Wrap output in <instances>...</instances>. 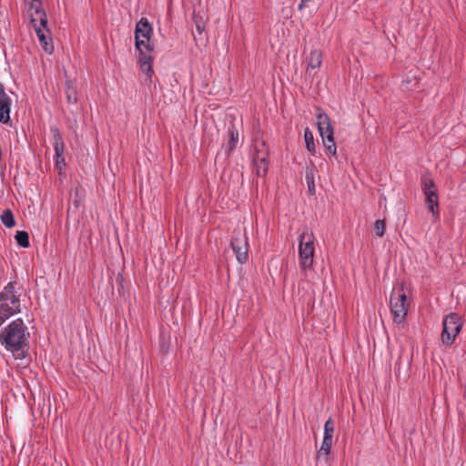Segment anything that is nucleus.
<instances>
[{"mask_svg":"<svg viewBox=\"0 0 466 466\" xmlns=\"http://www.w3.org/2000/svg\"><path fill=\"white\" fill-rule=\"evenodd\" d=\"M26 13L33 25L47 24V17L41 0L25 1Z\"/></svg>","mask_w":466,"mask_h":466,"instance_id":"9b49d317","label":"nucleus"},{"mask_svg":"<svg viewBox=\"0 0 466 466\" xmlns=\"http://www.w3.org/2000/svg\"><path fill=\"white\" fill-rule=\"evenodd\" d=\"M12 100L9 96L0 98V123L9 124Z\"/></svg>","mask_w":466,"mask_h":466,"instance_id":"2eb2a0df","label":"nucleus"},{"mask_svg":"<svg viewBox=\"0 0 466 466\" xmlns=\"http://www.w3.org/2000/svg\"><path fill=\"white\" fill-rule=\"evenodd\" d=\"M229 140L228 143V150L231 151L236 148L238 142V132L236 128H230L228 130Z\"/></svg>","mask_w":466,"mask_h":466,"instance_id":"412c9836","label":"nucleus"},{"mask_svg":"<svg viewBox=\"0 0 466 466\" xmlns=\"http://www.w3.org/2000/svg\"><path fill=\"white\" fill-rule=\"evenodd\" d=\"M390 304L394 321L397 323L403 322L408 313L409 303L402 289H393Z\"/></svg>","mask_w":466,"mask_h":466,"instance_id":"0eeeda50","label":"nucleus"},{"mask_svg":"<svg viewBox=\"0 0 466 466\" xmlns=\"http://www.w3.org/2000/svg\"><path fill=\"white\" fill-rule=\"evenodd\" d=\"M7 96L5 86L0 82V98Z\"/></svg>","mask_w":466,"mask_h":466,"instance_id":"a878e982","label":"nucleus"},{"mask_svg":"<svg viewBox=\"0 0 466 466\" xmlns=\"http://www.w3.org/2000/svg\"><path fill=\"white\" fill-rule=\"evenodd\" d=\"M423 193L425 195V202L429 211L436 218L439 216V198L435 185L432 179L424 178L423 180Z\"/></svg>","mask_w":466,"mask_h":466,"instance_id":"f8f14e48","label":"nucleus"},{"mask_svg":"<svg viewBox=\"0 0 466 466\" xmlns=\"http://www.w3.org/2000/svg\"><path fill=\"white\" fill-rule=\"evenodd\" d=\"M153 28L146 17H141L136 25L135 30V46L137 50H140L141 46L148 52L154 50V44L151 41Z\"/></svg>","mask_w":466,"mask_h":466,"instance_id":"423d86ee","label":"nucleus"},{"mask_svg":"<svg viewBox=\"0 0 466 466\" xmlns=\"http://www.w3.org/2000/svg\"><path fill=\"white\" fill-rule=\"evenodd\" d=\"M256 153L253 155V162L256 174L258 177H265L268 169V148L265 142H259L255 145Z\"/></svg>","mask_w":466,"mask_h":466,"instance_id":"6e6552de","label":"nucleus"},{"mask_svg":"<svg viewBox=\"0 0 466 466\" xmlns=\"http://www.w3.org/2000/svg\"><path fill=\"white\" fill-rule=\"evenodd\" d=\"M442 324L441 342L444 346L450 347L461 332L462 321L457 313L451 312L443 319Z\"/></svg>","mask_w":466,"mask_h":466,"instance_id":"39448f33","label":"nucleus"},{"mask_svg":"<svg viewBox=\"0 0 466 466\" xmlns=\"http://www.w3.org/2000/svg\"><path fill=\"white\" fill-rule=\"evenodd\" d=\"M1 221L7 228L15 227V221L11 209H5L1 214Z\"/></svg>","mask_w":466,"mask_h":466,"instance_id":"6ab92c4d","label":"nucleus"},{"mask_svg":"<svg viewBox=\"0 0 466 466\" xmlns=\"http://www.w3.org/2000/svg\"><path fill=\"white\" fill-rule=\"evenodd\" d=\"M315 236L308 228L299 236V263L304 272L312 268L315 255Z\"/></svg>","mask_w":466,"mask_h":466,"instance_id":"7ed1b4c3","label":"nucleus"},{"mask_svg":"<svg viewBox=\"0 0 466 466\" xmlns=\"http://www.w3.org/2000/svg\"><path fill=\"white\" fill-rule=\"evenodd\" d=\"M15 238L16 242L23 248L29 247V235L26 231L18 230L15 233Z\"/></svg>","mask_w":466,"mask_h":466,"instance_id":"aec40b11","label":"nucleus"},{"mask_svg":"<svg viewBox=\"0 0 466 466\" xmlns=\"http://www.w3.org/2000/svg\"><path fill=\"white\" fill-rule=\"evenodd\" d=\"M317 125L323 142L325 154L335 157L337 155V146L329 116L325 113L319 114L317 116Z\"/></svg>","mask_w":466,"mask_h":466,"instance_id":"20e7f679","label":"nucleus"},{"mask_svg":"<svg viewBox=\"0 0 466 466\" xmlns=\"http://www.w3.org/2000/svg\"><path fill=\"white\" fill-rule=\"evenodd\" d=\"M374 229L379 237H383L385 233V221L378 219L374 223Z\"/></svg>","mask_w":466,"mask_h":466,"instance_id":"b1692460","label":"nucleus"},{"mask_svg":"<svg viewBox=\"0 0 466 466\" xmlns=\"http://www.w3.org/2000/svg\"><path fill=\"white\" fill-rule=\"evenodd\" d=\"M29 332L22 319L11 321L0 332V343L11 352L19 351L27 345Z\"/></svg>","mask_w":466,"mask_h":466,"instance_id":"f257e3e1","label":"nucleus"},{"mask_svg":"<svg viewBox=\"0 0 466 466\" xmlns=\"http://www.w3.org/2000/svg\"><path fill=\"white\" fill-rule=\"evenodd\" d=\"M50 133L52 135L53 146L56 153L65 150V142L59 128L56 126L50 127Z\"/></svg>","mask_w":466,"mask_h":466,"instance_id":"dca6fc26","label":"nucleus"},{"mask_svg":"<svg viewBox=\"0 0 466 466\" xmlns=\"http://www.w3.org/2000/svg\"><path fill=\"white\" fill-rule=\"evenodd\" d=\"M139 55L137 57V61L139 64L140 70L143 74L147 76L148 81H151L152 76L154 75L153 70V56L145 49L144 46H141L140 50H137Z\"/></svg>","mask_w":466,"mask_h":466,"instance_id":"4468645a","label":"nucleus"},{"mask_svg":"<svg viewBox=\"0 0 466 466\" xmlns=\"http://www.w3.org/2000/svg\"><path fill=\"white\" fill-rule=\"evenodd\" d=\"M322 64V54L319 50L314 49L310 52L308 68L316 69L319 68Z\"/></svg>","mask_w":466,"mask_h":466,"instance_id":"f3484780","label":"nucleus"},{"mask_svg":"<svg viewBox=\"0 0 466 466\" xmlns=\"http://www.w3.org/2000/svg\"><path fill=\"white\" fill-rule=\"evenodd\" d=\"M305 181L307 183L309 193L311 195H313L315 193V182H314V173L311 169L306 170Z\"/></svg>","mask_w":466,"mask_h":466,"instance_id":"4be33fe9","label":"nucleus"},{"mask_svg":"<svg viewBox=\"0 0 466 466\" xmlns=\"http://www.w3.org/2000/svg\"><path fill=\"white\" fill-rule=\"evenodd\" d=\"M334 422L329 418L324 423V436L320 448L317 451V458L320 460L322 457L328 461L333 443Z\"/></svg>","mask_w":466,"mask_h":466,"instance_id":"9d476101","label":"nucleus"},{"mask_svg":"<svg viewBox=\"0 0 466 466\" xmlns=\"http://www.w3.org/2000/svg\"><path fill=\"white\" fill-rule=\"evenodd\" d=\"M230 246L236 255L237 260L244 264L248 259V238L245 233L240 231L235 233L230 241Z\"/></svg>","mask_w":466,"mask_h":466,"instance_id":"1a4fd4ad","label":"nucleus"},{"mask_svg":"<svg viewBox=\"0 0 466 466\" xmlns=\"http://www.w3.org/2000/svg\"><path fill=\"white\" fill-rule=\"evenodd\" d=\"M304 140H305V147H306L307 150L311 155H314L316 153L314 136H313L312 131L309 127H306L304 130Z\"/></svg>","mask_w":466,"mask_h":466,"instance_id":"a211bd4d","label":"nucleus"},{"mask_svg":"<svg viewBox=\"0 0 466 466\" xmlns=\"http://www.w3.org/2000/svg\"><path fill=\"white\" fill-rule=\"evenodd\" d=\"M66 100L69 104H76L77 102V96L75 88L68 86L66 91Z\"/></svg>","mask_w":466,"mask_h":466,"instance_id":"393cba45","label":"nucleus"},{"mask_svg":"<svg viewBox=\"0 0 466 466\" xmlns=\"http://www.w3.org/2000/svg\"><path fill=\"white\" fill-rule=\"evenodd\" d=\"M33 27L44 51L47 54H52L54 52V45L51 38V32L47 27V24L45 25H33Z\"/></svg>","mask_w":466,"mask_h":466,"instance_id":"ddd939ff","label":"nucleus"},{"mask_svg":"<svg viewBox=\"0 0 466 466\" xmlns=\"http://www.w3.org/2000/svg\"><path fill=\"white\" fill-rule=\"evenodd\" d=\"M21 309L20 288L15 281H10L0 292V327Z\"/></svg>","mask_w":466,"mask_h":466,"instance_id":"f03ea898","label":"nucleus"},{"mask_svg":"<svg viewBox=\"0 0 466 466\" xmlns=\"http://www.w3.org/2000/svg\"><path fill=\"white\" fill-rule=\"evenodd\" d=\"M64 152L65 150L59 151L58 153L55 152L56 166L60 171L66 167Z\"/></svg>","mask_w":466,"mask_h":466,"instance_id":"5701e85b","label":"nucleus"},{"mask_svg":"<svg viewBox=\"0 0 466 466\" xmlns=\"http://www.w3.org/2000/svg\"><path fill=\"white\" fill-rule=\"evenodd\" d=\"M196 29H197V31H198L199 34H201V33L204 31L205 26H204V25H201L200 23H198V22H197V23H196Z\"/></svg>","mask_w":466,"mask_h":466,"instance_id":"bb28decb","label":"nucleus"}]
</instances>
